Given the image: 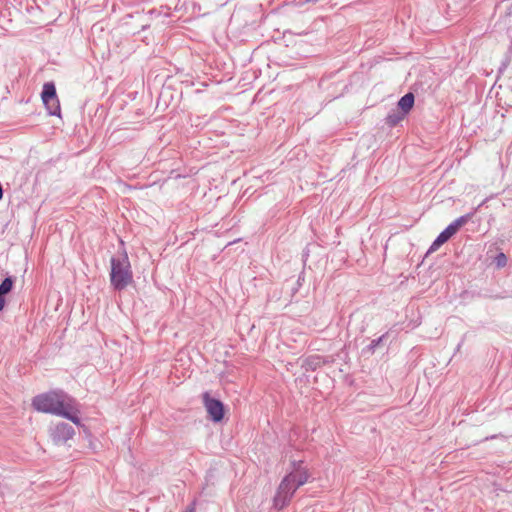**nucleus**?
Wrapping results in <instances>:
<instances>
[{
  "label": "nucleus",
  "instance_id": "f257e3e1",
  "mask_svg": "<svg viewBox=\"0 0 512 512\" xmlns=\"http://www.w3.org/2000/svg\"><path fill=\"white\" fill-rule=\"evenodd\" d=\"M32 406L39 412L61 416L81 426L78 403L63 390H52L35 396Z\"/></svg>",
  "mask_w": 512,
  "mask_h": 512
},
{
  "label": "nucleus",
  "instance_id": "9b49d317",
  "mask_svg": "<svg viewBox=\"0 0 512 512\" xmlns=\"http://www.w3.org/2000/svg\"><path fill=\"white\" fill-rule=\"evenodd\" d=\"M405 116L406 115L401 110L396 108L388 113L386 117V123L389 126H396L400 121H402L405 118Z\"/></svg>",
  "mask_w": 512,
  "mask_h": 512
},
{
  "label": "nucleus",
  "instance_id": "423d86ee",
  "mask_svg": "<svg viewBox=\"0 0 512 512\" xmlns=\"http://www.w3.org/2000/svg\"><path fill=\"white\" fill-rule=\"evenodd\" d=\"M203 402L209 417L214 422H220L224 417L223 403L218 399L212 398L208 392L203 394Z\"/></svg>",
  "mask_w": 512,
  "mask_h": 512
},
{
  "label": "nucleus",
  "instance_id": "2eb2a0df",
  "mask_svg": "<svg viewBox=\"0 0 512 512\" xmlns=\"http://www.w3.org/2000/svg\"><path fill=\"white\" fill-rule=\"evenodd\" d=\"M307 364L312 368V369H316L317 366H319L320 364V360H319V357H315V358H308L307 359Z\"/></svg>",
  "mask_w": 512,
  "mask_h": 512
},
{
  "label": "nucleus",
  "instance_id": "20e7f679",
  "mask_svg": "<svg viewBox=\"0 0 512 512\" xmlns=\"http://www.w3.org/2000/svg\"><path fill=\"white\" fill-rule=\"evenodd\" d=\"M291 479L292 478L290 476H284L277 488L276 494L273 498V506L277 510L285 508L290 503L298 489Z\"/></svg>",
  "mask_w": 512,
  "mask_h": 512
},
{
  "label": "nucleus",
  "instance_id": "1a4fd4ad",
  "mask_svg": "<svg viewBox=\"0 0 512 512\" xmlns=\"http://www.w3.org/2000/svg\"><path fill=\"white\" fill-rule=\"evenodd\" d=\"M415 102L414 94L409 92L402 96L398 103L397 108L401 110L405 115H407L410 110L413 108Z\"/></svg>",
  "mask_w": 512,
  "mask_h": 512
},
{
  "label": "nucleus",
  "instance_id": "0eeeda50",
  "mask_svg": "<svg viewBox=\"0 0 512 512\" xmlns=\"http://www.w3.org/2000/svg\"><path fill=\"white\" fill-rule=\"evenodd\" d=\"M292 470L286 475L290 476L291 481L295 483L296 487H301L306 484L310 479V474L308 469L303 466V461H292L291 462Z\"/></svg>",
  "mask_w": 512,
  "mask_h": 512
},
{
  "label": "nucleus",
  "instance_id": "f8f14e48",
  "mask_svg": "<svg viewBox=\"0 0 512 512\" xmlns=\"http://www.w3.org/2000/svg\"><path fill=\"white\" fill-rule=\"evenodd\" d=\"M49 115H52V116H60V112H61V109H60V103H59V99H54V100H47V101H43Z\"/></svg>",
  "mask_w": 512,
  "mask_h": 512
},
{
  "label": "nucleus",
  "instance_id": "ddd939ff",
  "mask_svg": "<svg viewBox=\"0 0 512 512\" xmlns=\"http://www.w3.org/2000/svg\"><path fill=\"white\" fill-rule=\"evenodd\" d=\"M385 338V335L380 336L377 339H374L370 342L369 345H367L363 350V354H373L375 352V349L380 345V343Z\"/></svg>",
  "mask_w": 512,
  "mask_h": 512
},
{
  "label": "nucleus",
  "instance_id": "39448f33",
  "mask_svg": "<svg viewBox=\"0 0 512 512\" xmlns=\"http://www.w3.org/2000/svg\"><path fill=\"white\" fill-rule=\"evenodd\" d=\"M49 434L52 439V441L57 444L61 445L66 443L69 439H71L75 435L74 428L65 422H57L56 424H53L49 428Z\"/></svg>",
  "mask_w": 512,
  "mask_h": 512
},
{
  "label": "nucleus",
  "instance_id": "7ed1b4c3",
  "mask_svg": "<svg viewBox=\"0 0 512 512\" xmlns=\"http://www.w3.org/2000/svg\"><path fill=\"white\" fill-rule=\"evenodd\" d=\"M487 201V198L484 199L482 203L474 210V212L462 215L455 219L452 223H450L433 241L427 253H433L437 251L444 243H446L451 237H453L463 225L470 221L474 216L475 212Z\"/></svg>",
  "mask_w": 512,
  "mask_h": 512
},
{
  "label": "nucleus",
  "instance_id": "9d476101",
  "mask_svg": "<svg viewBox=\"0 0 512 512\" xmlns=\"http://www.w3.org/2000/svg\"><path fill=\"white\" fill-rule=\"evenodd\" d=\"M41 98H42V101H47L49 99L50 100L58 99L57 93H56V87L53 82H46L43 85Z\"/></svg>",
  "mask_w": 512,
  "mask_h": 512
},
{
  "label": "nucleus",
  "instance_id": "6e6552de",
  "mask_svg": "<svg viewBox=\"0 0 512 512\" xmlns=\"http://www.w3.org/2000/svg\"><path fill=\"white\" fill-rule=\"evenodd\" d=\"M15 283V277L7 276L0 284V311L5 306V296L10 293Z\"/></svg>",
  "mask_w": 512,
  "mask_h": 512
},
{
  "label": "nucleus",
  "instance_id": "4468645a",
  "mask_svg": "<svg viewBox=\"0 0 512 512\" xmlns=\"http://www.w3.org/2000/svg\"><path fill=\"white\" fill-rule=\"evenodd\" d=\"M507 263V257L504 253H499L496 256V264L498 267H504Z\"/></svg>",
  "mask_w": 512,
  "mask_h": 512
},
{
  "label": "nucleus",
  "instance_id": "f03ea898",
  "mask_svg": "<svg viewBox=\"0 0 512 512\" xmlns=\"http://www.w3.org/2000/svg\"><path fill=\"white\" fill-rule=\"evenodd\" d=\"M133 276L126 253L111 258L110 281L115 290H123L132 282Z\"/></svg>",
  "mask_w": 512,
  "mask_h": 512
}]
</instances>
